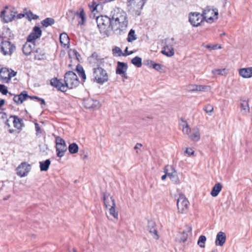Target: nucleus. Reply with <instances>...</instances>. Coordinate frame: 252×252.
<instances>
[{"label": "nucleus", "mask_w": 252, "mask_h": 252, "mask_svg": "<svg viewBox=\"0 0 252 252\" xmlns=\"http://www.w3.org/2000/svg\"><path fill=\"white\" fill-rule=\"evenodd\" d=\"M114 31H123L128 25V18L125 11L119 8H115L111 13Z\"/></svg>", "instance_id": "obj_1"}, {"label": "nucleus", "mask_w": 252, "mask_h": 252, "mask_svg": "<svg viewBox=\"0 0 252 252\" xmlns=\"http://www.w3.org/2000/svg\"><path fill=\"white\" fill-rule=\"evenodd\" d=\"M1 119L4 124V127L10 133H14L15 131L12 128L11 124L18 129H21L23 125V121L22 119L15 116H9L8 118L7 114L4 112H1Z\"/></svg>", "instance_id": "obj_2"}, {"label": "nucleus", "mask_w": 252, "mask_h": 252, "mask_svg": "<svg viewBox=\"0 0 252 252\" xmlns=\"http://www.w3.org/2000/svg\"><path fill=\"white\" fill-rule=\"evenodd\" d=\"M96 23L100 32L107 35L110 31L114 30L111 17L107 16H100L96 18Z\"/></svg>", "instance_id": "obj_3"}, {"label": "nucleus", "mask_w": 252, "mask_h": 252, "mask_svg": "<svg viewBox=\"0 0 252 252\" xmlns=\"http://www.w3.org/2000/svg\"><path fill=\"white\" fill-rule=\"evenodd\" d=\"M211 14L214 13V10L209 8H206L204 10L202 14L198 12L191 13L189 16V21L190 24L194 27H198L205 19H212L211 16L209 17L207 14L209 13Z\"/></svg>", "instance_id": "obj_4"}, {"label": "nucleus", "mask_w": 252, "mask_h": 252, "mask_svg": "<svg viewBox=\"0 0 252 252\" xmlns=\"http://www.w3.org/2000/svg\"><path fill=\"white\" fill-rule=\"evenodd\" d=\"M91 80L99 84H103L108 80V75L106 71L101 67L93 68Z\"/></svg>", "instance_id": "obj_5"}, {"label": "nucleus", "mask_w": 252, "mask_h": 252, "mask_svg": "<svg viewBox=\"0 0 252 252\" xmlns=\"http://www.w3.org/2000/svg\"><path fill=\"white\" fill-rule=\"evenodd\" d=\"M182 126V131L184 134L188 135L189 138L193 141L197 142L200 138L199 130L197 127H194L191 129L186 121H183L181 124Z\"/></svg>", "instance_id": "obj_6"}, {"label": "nucleus", "mask_w": 252, "mask_h": 252, "mask_svg": "<svg viewBox=\"0 0 252 252\" xmlns=\"http://www.w3.org/2000/svg\"><path fill=\"white\" fill-rule=\"evenodd\" d=\"M64 81L66 86L67 89H71L76 87L79 84L77 76L74 72L71 71L65 74Z\"/></svg>", "instance_id": "obj_7"}, {"label": "nucleus", "mask_w": 252, "mask_h": 252, "mask_svg": "<svg viewBox=\"0 0 252 252\" xmlns=\"http://www.w3.org/2000/svg\"><path fill=\"white\" fill-rule=\"evenodd\" d=\"M17 11L12 6H6L2 11H1V18L4 23L12 21L16 17Z\"/></svg>", "instance_id": "obj_8"}, {"label": "nucleus", "mask_w": 252, "mask_h": 252, "mask_svg": "<svg viewBox=\"0 0 252 252\" xmlns=\"http://www.w3.org/2000/svg\"><path fill=\"white\" fill-rule=\"evenodd\" d=\"M67 149L65 141L59 136L56 137V150L57 157L59 158L63 157Z\"/></svg>", "instance_id": "obj_9"}, {"label": "nucleus", "mask_w": 252, "mask_h": 252, "mask_svg": "<svg viewBox=\"0 0 252 252\" xmlns=\"http://www.w3.org/2000/svg\"><path fill=\"white\" fill-rule=\"evenodd\" d=\"M27 98H31V99H37L38 101L41 102V105L45 104V100L43 98L38 97L36 96H29L26 91L23 92L19 95H15L13 99L15 102L19 104L22 103L23 102L24 100H25Z\"/></svg>", "instance_id": "obj_10"}, {"label": "nucleus", "mask_w": 252, "mask_h": 252, "mask_svg": "<svg viewBox=\"0 0 252 252\" xmlns=\"http://www.w3.org/2000/svg\"><path fill=\"white\" fill-rule=\"evenodd\" d=\"M178 212L182 214L187 213L189 209V202L183 194H180L177 201Z\"/></svg>", "instance_id": "obj_11"}, {"label": "nucleus", "mask_w": 252, "mask_h": 252, "mask_svg": "<svg viewBox=\"0 0 252 252\" xmlns=\"http://www.w3.org/2000/svg\"><path fill=\"white\" fill-rule=\"evenodd\" d=\"M164 172L168 174V176L175 184H178L179 183L177 172L173 166L169 165H166L164 168Z\"/></svg>", "instance_id": "obj_12"}, {"label": "nucleus", "mask_w": 252, "mask_h": 252, "mask_svg": "<svg viewBox=\"0 0 252 252\" xmlns=\"http://www.w3.org/2000/svg\"><path fill=\"white\" fill-rule=\"evenodd\" d=\"M31 170V166L26 162H23L16 168L17 174L21 177H25L28 175Z\"/></svg>", "instance_id": "obj_13"}, {"label": "nucleus", "mask_w": 252, "mask_h": 252, "mask_svg": "<svg viewBox=\"0 0 252 252\" xmlns=\"http://www.w3.org/2000/svg\"><path fill=\"white\" fill-rule=\"evenodd\" d=\"M15 49V46L8 41H1V52L4 55H11Z\"/></svg>", "instance_id": "obj_14"}, {"label": "nucleus", "mask_w": 252, "mask_h": 252, "mask_svg": "<svg viewBox=\"0 0 252 252\" xmlns=\"http://www.w3.org/2000/svg\"><path fill=\"white\" fill-rule=\"evenodd\" d=\"M89 63L94 67L99 66L103 63V58L96 52H94L91 56L88 58Z\"/></svg>", "instance_id": "obj_15"}, {"label": "nucleus", "mask_w": 252, "mask_h": 252, "mask_svg": "<svg viewBox=\"0 0 252 252\" xmlns=\"http://www.w3.org/2000/svg\"><path fill=\"white\" fill-rule=\"evenodd\" d=\"M16 75V72L11 69V72L9 69L2 67L1 68V80L3 83H8L11 78Z\"/></svg>", "instance_id": "obj_16"}, {"label": "nucleus", "mask_w": 252, "mask_h": 252, "mask_svg": "<svg viewBox=\"0 0 252 252\" xmlns=\"http://www.w3.org/2000/svg\"><path fill=\"white\" fill-rule=\"evenodd\" d=\"M174 40L175 39L173 37L168 40V44L164 46L163 50L161 51L162 54L169 57L174 55V51L172 46L176 43Z\"/></svg>", "instance_id": "obj_17"}, {"label": "nucleus", "mask_w": 252, "mask_h": 252, "mask_svg": "<svg viewBox=\"0 0 252 252\" xmlns=\"http://www.w3.org/2000/svg\"><path fill=\"white\" fill-rule=\"evenodd\" d=\"M83 104L85 107L88 109L94 110L98 109L100 107L99 101L92 98L84 99Z\"/></svg>", "instance_id": "obj_18"}, {"label": "nucleus", "mask_w": 252, "mask_h": 252, "mask_svg": "<svg viewBox=\"0 0 252 252\" xmlns=\"http://www.w3.org/2000/svg\"><path fill=\"white\" fill-rule=\"evenodd\" d=\"M42 34V31L38 27L35 26L27 38L28 41L33 42L39 38Z\"/></svg>", "instance_id": "obj_19"}, {"label": "nucleus", "mask_w": 252, "mask_h": 252, "mask_svg": "<svg viewBox=\"0 0 252 252\" xmlns=\"http://www.w3.org/2000/svg\"><path fill=\"white\" fill-rule=\"evenodd\" d=\"M147 230L150 233L153 238L155 240H158L159 238L158 234V231L156 228V223L153 220H150L148 221Z\"/></svg>", "instance_id": "obj_20"}, {"label": "nucleus", "mask_w": 252, "mask_h": 252, "mask_svg": "<svg viewBox=\"0 0 252 252\" xmlns=\"http://www.w3.org/2000/svg\"><path fill=\"white\" fill-rule=\"evenodd\" d=\"M50 84L52 86L57 88L58 90L63 92H65L67 91L65 84H63L60 80H58L57 78L51 79Z\"/></svg>", "instance_id": "obj_21"}, {"label": "nucleus", "mask_w": 252, "mask_h": 252, "mask_svg": "<svg viewBox=\"0 0 252 252\" xmlns=\"http://www.w3.org/2000/svg\"><path fill=\"white\" fill-rule=\"evenodd\" d=\"M103 198L104 205L106 208L110 207L112 206H115L114 199L112 198L110 194L108 193H104Z\"/></svg>", "instance_id": "obj_22"}, {"label": "nucleus", "mask_w": 252, "mask_h": 252, "mask_svg": "<svg viewBox=\"0 0 252 252\" xmlns=\"http://www.w3.org/2000/svg\"><path fill=\"white\" fill-rule=\"evenodd\" d=\"M191 226L189 225H187L185 229L179 235V239L180 242H185L186 241L189 236V233H191Z\"/></svg>", "instance_id": "obj_23"}, {"label": "nucleus", "mask_w": 252, "mask_h": 252, "mask_svg": "<svg viewBox=\"0 0 252 252\" xmlns=\"http://www.w3.org/2000/svg\"><path fill=\"white\" fill-rule=\"evenodd\" d=\"M79 11L76 12V16L78 18V25H83L86 20V14L84 10L82 7H80Z\"/></svg>", "instance_id": "obj_24"}, {"label": "nucleus", "mask_w": 252, "mask_h": 252, "mask_svg": "<svg viewBox=\"0 0 252 252\" xmlns=\"http://www.w3.org/2000/svg\"><path fill=\"white\" fill-rule=\"evenodd\" d=\"M34 46L35 45L33 42L27 40L22 48L24 54L27 56L30 55L32 53Z\"/></svg>", "instance_id": "obj_25"}, {"label": "nucleus", "mask_w": 252, "mask_h": 252, "mask_svg": "<svg viewBox=\"0 0 252 252\" xmlns=\"http://www.w3.org/2000/svg\"><path fill=\"white\" fill-rule=\"evenodd\" d=\"M226 239V237L225 234L222 231H220L217 235L215 244L217 246H222L225 243Z\"/></svg>", "instance_id": "obj_26"}, {"label": "nucleus", "mask_w": 252, "mask_h": 252, "mask_svg": "<svg viewBox=\"0 0 252 252\" xmlns=\"http://www.w3.org/2000/svg\"><path fill=\"white\" fill-rule=\"evenodd\" d=\"M239 74L244 78H249L252 77V67L241 68L239 69Z\"/></svg>", "instance_id": "obj_27"}, {"label": "nucleus", "mask_w": 252, "mask_h": 252, "mask_svg": "<svg viewBox=\"0 0 252 252\" xmlns=\"http://www.w3.org/2000/svg\"><path fill=\"white\" fill-rule=\"evenodd\" d=\"M127 69V65L126 63L120 62L117 63V67L116 70L117 74L119 75L124 73V72H126Z\"/></svg>", "instance_id": "obj_28"}, {"label": "nucleus", "mask_w": 252, "mask_h": 252, "mask_svg": "<svg viewBox=\"0 0 252 252\" xmlns=\"http://www.w3.org/2000/svg\"><path fill=\"white\" fill-rule=\"evenodd\" d=\"M112 53L114 56H126L128 55H130L131 54H132L134 52L133 51H130L129 53H123L122 50L120 49V48L115 46L113 49H112Z\"/></svg>", "instance_id": "obj_29"}, {"label": "nucleus", "mask_w": 252, "mask_h": 252, "mask_svg": "<svg viewBox=\"0 0 252 252\" xmlns=\"http://www.w3.org/2000/svg\"><path fill=\"white\" fill-rule=\"evenodd\" d=\"M222 186L220 183H217L213 187L211 192V195L213 197L217 196L221 190Z\"/></svg>", "instance_id": "obj_30"}, {"label": "nucleus", "mask_w": 252, "mask_h": 252, "mask_svg": "<svg viewBox=\"0 0 252 252\" xmlns=\"http://www.w3.org/2000/svg\"><path fill=\"white\" fill-rule=\"evenodd\" d=\"M241 111L244 115L247 114L250 111L248 102L246 100H243L240 104Z\"/></svg>", "instance_id": "obj_31"}, {"label": "nucleus", "mask_w": 252, "mask_h": 252, "mask_svg": "<svg viewBox=\"0 0 252 252\" xmlns=\"http://www.w3.org/2000/svg\"><path fill=\"white\" fill-rule=\"evenodd\" d=\"M51 164V161L49 159L45 161L39 162L40 169L41 171H46L48 170Z\"/></svg>", "instance_id": "obj_32"}, {"label": "nucleus", "mask_w": 252, "mask_h": 252, "mask_svg": "<svg viewBox=\"0 0 252 252\" xmlns=\"http://www.w3.org/2000/svg\"><path fill=\"white\" fill-rule=\"evenodd\" d=\"M60 43L64 46L67 45L69 42L68 36L64 32L60 34Z\"/></svg>", "instance_id": "obj_33"}, {"label": "nucleus", "mask_w": 252, "mask_h": 252, "mask_svg": "<svg viewBox=\"0 0 252 252\" xmlns=\"http://www.w3.org/2000/svg\"><path fill=\"white\" fill-rule=\"evenodd\" d=\"M76 71H77L80 77L83 81H85L86 79V75L83 67L81 65H78L76 67Z\"/></svg>", "instance_id": "obj_34"}, {"label": "nucleus", "mask_w": 252, "mask_h": 252, "mask_svg": "<svg viewBox=\"0 0 252 252\" xmlns=\"http://www.w3.org/2000/svg\"><path fill=\"white\" fill-rule=\"evenodd\" d=\"M42 25L44 27L52 26L55 23V20L52 18H46L41 22Z\"/></svg>", "instance_id": "obj_35"}, {"label": "nucleus", "mask_w": 252, "mask_h": 252, "mask_svg": "<svg viewBox=\"0 0 252 252\" xmlns=\"http://www.w3.org/2000/svg\"><path fill=\"white\" fill-rule=\"evenodd\" d=\"M147 64L157 71H159L162 68V65L159 63H155L152 61L148 60L146 61Z\"/></svg>", "instance_id": "obj_36"}, {"label": "nucleus", "mask_w": 252, "mask_h": 252, "mask_svg": "<svg viewBox=\"0 0 252 252\" xmlns=\"http://www.w3.org/2000/svg\"><path fill=\"white\" fill-rule=\"evenodd\" d=\"M78 146L75 143L70 144L68 146V151L69 153L72 154L77 153L78 151Z\"/></svg>", "instance_id": "obj_37"}, {"label": "nucleus", "mask_w": 252, "mask_h": 252, "mask_svg": "<svg viewBox=\"0 0 252 252\" xmlns=\"http://www.w3.org/2000/svg\"><path fill=\"white\" fill-rule=\"evenodd\" d=\"M137 39L136 34H135V31L131 29L128 32L127 40L129 42H132Z\"/></svg>", "instance_id": "obj_38"}, {"label": "nucleus", "mask_w": 252, "mask_h": 252, "mask_svg": "<svg viewBox=\"0 0 252 252\" xmlns=\"http://www.w3.org/2000/svg\"><path fill=\"white\" fill-rule=\"evenodd\" d=\"M131 63L137 67H140L142 66V59L138 56L133 58L131 61Z\"/></svg>", "instance_id": "obj_39"}, {"label": "nucleus", "mask_w": 252, "mask_h": 252, "mask_svg": "<svg viewBox=\"0 0 252 252\" xmlns=\"http://www.w3.org/2000/svg\"><path fill=\"white\" fill-rule=\"evenodd\" d=\"M206 241V238L204 235H201L198 239L197 244L201 248L205 247V243Z\"/></svg>", "instance_id": "obj_40"}, {"label": "nucleus", "mask_w": 252, "mask_h": 252, "mask_svg": "<svg viewBox=\"0 0 252 252\" xmlns=\"http://www.w3.org/2000/svg\"><path fill=\"white\" fill-rule=\"evenodd\" d=\"M26 15L27 16V18L29 20H36L39 17L38 16L35 15V14H34L31 11L29 10V11L27 12L26 13Z\"/></svg>", "instance_id": "obj_41"}, {"label": "nucleus", "mask_w": 252, "mask_h": 252, "mask_svg": "<svg viewBox=\"0 0 252 252\" xmlns=\"http://www.w3.org/2000/svg\"><path fill=\"white\" fill-rule=\"evenodd\" d=\"M76 12H75L71 9L68 10V12L66 13V18L67 19H71V20L73 21L76 16Z\"/></svg>", "instance_id": "obj_42"}, {"label": "nucleus", "mask_w": 252, "mask_h": 252, "mask_svg": "<svg viewBox=\"0 0 252 252\" xmlns=\"http://www.w3.org/2000/svg\"><path fill=\"white\" fill-rule=\"evenodd\" d=\"M110 214L112 215L115 219H118V213L116 211L115 206H112L109 209Z\"/></svg>", "instance_id": "obj_43"}, {"label": "nucleus", "mask_w": 252, "mask_h": 252, "mask_svg": "<svg viewBox=\"0 0 252 252\" xmlns=\"http://www.w3.org/2000/svg\"><path fill=\"white\" fill-rule=\"evenodd\" d=\"M212 72L214 74L224 75L225 74V69H217L213 70Z\"/></svg>", "instance_id": "obj_44"}, {"label": "nucleus", "mask_w": 252, "mask_h": 252, "mask_svg": "<svg viewBox=\"0 0 252 252\" xmlns=\"http://www.w3.org/2000/svg\"><path fill=\"white\" fill-rule=\"evenodd\" d=\"M196 85L190 84L186 86V90L188 92L196 91Z\"/></svg>", "instance_id": "obj_45"}, {"label": "nucleus", "mask_w": 252, "mask_h": 252, "mask_svg": "<svg viewBox=\"0 0 252 252\" xmlns=\"http://www.w3.org/2000/svg\"><path fill=\"white\" fill-rule=\"evenodd\" d=\"M203 109L207 113H211L214 110L213 107L210 104L205 106Z\"/></svg>", "instance_id": "obj_46"}, {"label": "nucleus", "mask_w": 252, "mask_h": 252, "mask_svg": "<svg viewBox=\"0 0 252 252\" xmlns=\"http://www.w3.org/2000/svg\"><path fill=\"white\" fill-rule=\"evenodd\" d=\"M1 93L2 94H6L7 93H8L10 95H11V96L12 95V94H11L10 93H8V90H7V88L4 85H1Z\"/></svg>", "instance_id": "obj_47"}, {"label": "nucleus", "mask_w": 252, "mask_h": 252, "mask_svg": "<svg viewBox=\"0 0 252 252\" xmlns=\"http://www.w3.org/2000/svg\"><path fill=\"white\" fill-rule=\"evenodd\" d=\"M196 91L205 92L209 86L204 85H196Z\"/></svg>", "instance_id": "obj_48"}, {"label": "nucleus", "mask_w": 252, "mask_h": 252, "mask_svg": "<svg viewBox=\"0 0 252 252\" xmlns=\"http://www.w3.org/2000/svg\"><path fill=\"white\" fill-rule=\"evenodd\" d=\"M206 47L208 49H210L212 50H215L217 49H221V46L220 45L216 44V45H207Z\"/></svg>", "instance_id": "obj_49"}, {"label": "nucleus", "mask_w": 252, "mask_h": 252, "mask_svg": "<svg viewBox=\"0 0 252 252\" xmlns=\"http://www.w3.org/2000/svg\"><path fill=\"white\" fill-rule=\"evenodd\" d=\"M35 125V128L36 132V135H38L39 134H41L42 132V130L39 126V125L37 123L34 124Z\"/></svg>", "instance_id": "obj_50"}, {"label": "nucleus", "mask_w": 252, "mask_h": 252, "mask_svg": "<svg viewBox=\"0 0 252 252\" xmlns=\"http://www.w3.org/2000/svg\"><path fill=\"white\" fill-rule=\"evenodd\" d=\"M99 5V4L98 3H97L96 2L93 1L92 3V5L93 7L92 11L94 12L95 10H96L97 9V7Z\"/></svg>", "instance_id": "obj_51"}, {"label": "nucleus", "mask_w": 252, "mask_h": 252, "mask_svg": "<svg viewBox=\"0 0 252 252\" xmlns=\"http://www.w3.org/2000/svg\"><path fill=\"white\" fill-rule=\"evenodd\" d=\"M186 153L189 155H192L194 154V151L191 148H187L186 150Z\"/></svg>", "instance_id": "obj_52"}, {"label": "nucleus", "mask_w": 252, "mask_h": 252, "mask_svg": "<svg viewBox=\"0 0 252 252\" xmlns=\"http://www.w3.org/2000/svg\"><path fill=\"white\" fill-rule=\"evenodd\" d=\"M120 75L122 77L123 81H125V80H126V79H127L128 78V77H127V74H126V72H124V73H122V74H121Z\"/></svg>", "instance_id": "obj_53"}, {"label": "nucleus", "mask_w": 252, "mask_h": 252, "mask_svg": "<svg viewBox=\"0 0 252 252\" xmlns=\"http://www.w3.org/2000/svg\"><path fill=\"white\" fill-rule=\"evenodd\" d=\"M142 146V145L140 143H137L136 145L134 146V149L136 150V153L138 154V151L137 150L140 149Z\"/></svg>", "instance_id": "obj_54"}, {"label": "nucleus", "mask_w": 252, "mask_h": 252, "mask_svg": "<svg viewBox=\"0 0 252 252\" xmlns=\"http://www.w3.org/2000/svg\"><path fill=\"white\" fill-rule=\"evenodd\" d=\"M25 16V14L20 13V14H17L16 17L17 19H21V18L24 17Z\"/></svg>", "instance_id": "obj_55"}, {"label": "nucleus", "mask_w": 252, "mask_h": 252, "mask_svg": "<svg viewBox=\"0 0 252 252\" xmlns=\"http://www.w3.org/2000/svg\"><path fill=\"white\" fill-rule=\"evenodd\" d=\"M44 56V53L42 54L41 57L39 56L37 54H36L35 55V58L38 59V60H40V59L43 58V56Z\"/></svg>", "instance_id": "obj_56"}, {"label": "nucleus", "mask_w": 252, "mask_h": 252, "mask_svg": "<svg viewBox=\"0 0 252 252\" xmlns=\"http://www.w3.org/2000/svg\"><path fill=\"white\" fill-rule=\"evenodd\" d=\"M168 176V174H166V173H165L164 175H162L161 176V180H164L166 179V178L167 177V176Z\"/></svg>", "instance_id": "obj_57"}, {"label": "nucleus", "mask_w": 252, "mask_h": 252, "mask_svg": "<svg viewBox=\"0 0 252 252\" xmlns=\"http://www.w3.org/2000/svg\"><path fill=\"white\" fill-rule=\"evenodd\" d=\"M4 100L1 99V106L4 104Z\"/></svg>", "instance_id": "obj_58"}, {"label": "nucleus", "mask_w": 252, "mask_h": 252, "mask_svg": "<svg viewBox=\"0 0 252 252\" xmlns=\"http://www.w3.org/2000/svg\"><path fill=\"white\" fill-rule=\"evenodd\" d=\"M129 52H128V47H126V48L125 50V53H129Z\"/></svg>", "instance_id": "obj_59"}, {"label": "nucleus", "mask_w": 252, "mask_h": 252, "mask_svg": "<svg viewBox=\"0 0 252 252\" xmlns=\"http://www.w3.org/2000/svg\"><path fill=\"white\" fill-rule=\"evenodd\" d=\"M39 51H41V50L40 49L36 50V53H37Z\"/></svg>", "instance_id": "obj_60"}, {"label": "nucleus", "mask_w": 252, "mask_h": 252, "mask_svg": "<svg viewBox=\"0 0 252 252\" xmlns=\"http://www.w3.org/2000/svg\"><path fill=\"white\" fill-rule=\"evenodd\" d=\"M220 35H225V33H224V32H223V33H222Z\"/></svg>", "instance_id": "obj_61"}, {"label": "nucleus", "mask_w": 252, "mask_h": 252, "mask_svg": "<svg viewBox=\"0 0 252 252\" xmlns=\"http://www.w3.org/2000/svg\"><path fill=\"white\" fill-rule=\"evenodd\" d=\"M75 54H76V56H77V54H78V53H77V52H75Z\"/></svg>", "instance_id": "obj_62"}, {"label": "nucleus", "mask_w": 252, "mask_h": 252, "mask_svg": "<svg viewBox=\"0 0 252 252\" xmlns=\"http://www.w3.org/2000/svg\"><path fill=\"white\" fill-rule=\"evenodd\" d=\"M215 14H216V15H218V12H216V13H215Z\"/></svg>", "instance_id": "obj_63"}, {"label": "nucleus", "mask_w": 252, "mask_h": 252, "mask_svg": "<svg viewBox=\"0 0 252 252\" xmlns=\"http://www.w3.org/2000/svg\"><path fill=\"white\" fill-rule=\"evenodd\" d=\"M73 252H76V251H75V250H73Z\"/></svg>", "instance_id": "obj_64"}]
</instances>
